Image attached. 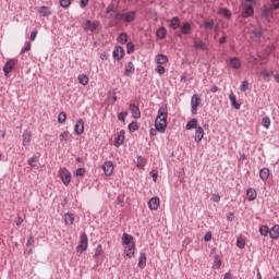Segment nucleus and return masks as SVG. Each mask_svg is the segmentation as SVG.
<instances>
[{
	"instance_id": "nucleus-35",
	"label": "nucleus",
	"mask_w": 279,
	"mask_h": 279,
	"mask_svg": "<svg viewBox=\"0 0 279 279\" xmlns=\"http://www.w3.org/2000/svg\"><path fill=\"white\" fill-rule=\"evenodd\" d=\"M170 27L178 29L180 27V17L175 16L170 21Z\"/></svg>"
},
{
	"instance_id": "nucleus-20",
	"label": "nucleus",
	"mask_w": 279,
	"mask_h": 279,
	"mask_svg": "<svg viewBox=\"0 0 279 279\" xmlns=\"http://www.w3.org/2000/svg\"><path fill=\"white\" fill-rule=\"evenodd\" d=\"M123 141H125V131H120L116 138V147H121V145H123Z\"/></svg>"
},
{
	"instance_id": "nucleus-61",
	"label": "nucleus",
	"mask_w": 279,
	"mask_h": 279,
	"mask_svg": "<svg viewBox=\"0 0 279 279\" xmlns=\"http://www.w3.org/2000/svg\"><path fill=\"white\" fill-rule=\"evenodd\" d=\"M16 226H21L23 223V217L19 216L15 220Z\"/></svg>"
},
{
	"instance_id": "nucleus-50",
	"label": "nucleus",
	"mask_w": 279,
	"mask_h": 279,
	"mask_svg": "<svg viewBox=\"0 0 279 279\" xmlns=\"http://www.w3.org/2000/svg\"><path fill=\"white\" fill-rule=\"evenodd\" d=\"M270 1H271L270 10H279V0H270Z\"/></svg>"
},
{
	"instance_id": "nucleus-7",
	"label": "nucleus",
	"mask_w": 279,
	"mask_h": 279,
	"mask_svg": "<svg viewBox=\"0 0 279 279\" xmlns=\"http://www.w3.org/2000/svg\"><path fill=\"white\" fill-rule=\"evenodd\" d=\"M202 101V98L197 94H194L191 98V112L192 114H197V108H199V104Z\"/></svg>"
},
{
	"instance_id": "nucleus-57",
	"label": "nucleus",
	"mask_w": 279,
	"mask_h": 279,
	"mask_svg": "<svg viewBox=\"0 0 279 279\" xmlns=\"http://www.w3.org/2000/svg\"><path fill=\"white\" fill-rule=\"evenodd\" d=\"M214 25H215V22H213V21L205 22V27H207L208 29H211V27H214Z\"/></svg>"
},
{
	"instance_id": "nucleus-52",
	"label": "nucleus",
	"mask_w": 279,
	"mask_h": 279,
	"mask_svg": "<svg viewBox=\"0 0 279 279\" xmlns=\"http://www.w3.org/2000/svg\"><path fill=\"white\" fill-rule=\"evenodd\" d=\"M134 51V44L128 43L126 44V53H132Z\"/></svg>"
},
{
	"instance_id": "nucleus-6",
	"label": "nucleus",
	"mask_w": 279,
	"mask_h": 279,
	"mask_svg": "<svg viewBox=\"0 0 279 279\" xmlns=\"http://www.w3.org/2000/svg\"><path fill=\"white\" fill-rule=\"evenodd\" d=\"M17 62L19 61L16 59H10L9 61H7V63L3 66V73H4L5 77H8V75H10V73H12V71L16 66Z\"/></svg>"
},
{
	"instance_id": "nucleus-18",
	"label": "nucleus",
	"mask_w": 279,
	"mask_h": 279,
	"mask_svg": "<svg viewBox=\"0 0 279 279\" xmlns=\"http://www.w3.org/2000/svg\"><path fill=\"white\" fill-rule=\"evenodd\" d=\"M194 49H201V51H210V48L203 40L194 41Z\"/></svg>"
},
{
	"instance_id": "nucleus-1",
	"label": "nucleus",
	"mask_w": 279,
	"mask_h": 279,
	"mask_svg": "<svg viewBox=\"0 0 279 279\" xmlns=\"http://www.w3.org/2000/svg\"><path fill=\"white\" fill-rule=\"evenodd\" d=\"M169 117V108L167 106H162L158 109V114L155 120V128L157 132L160 134H165L167 132V118Z\"/></svg>"
},
{
	"instance_id": "nucleus-15",
	"label": "nucleus",
	"mask_w": 279,
	"mask_h": 279,
	"mask_svg": "<svg viewBox=\"0 0 279 279\" xmlns=\"http://www.w3.org/2000/svg\"><path fill=\"white\" fill-rule=\"evenodd\" d=\"M129 110L131 111L133 119H141V109L138 106L130 105Z\"/></svg>"
},
{
	"instance_id": "nucleus-63",
	"label": "nucleus",
	"mask_w": 279,
	"mask_h": 279,
	"mask_svg": "<svg viewBox=\"0 0 279 279\" xmlns=\"http://www.w3.org/2000/svg\"><path fill=\"white\" fill-rule=\"evenodd\" d=\"M150 136H156L158 134V130L156 129H150V132H149Z\"/></svg>"
},
{
	"instance_id": "nucleus-51",
	"label": "nucleus",
	"mask_w": 279,
	"mask_h": 279,
	"mask_svg": "<svg viewBox=\"0 0 279 279\" xmlns=\"http://www.w3.org/2000/svg\"><path fill=\"white\" fill-rule=\"evenodd\" d=\"M125 117H128V111H123L118 114L119 121H122L123 123L125 122Z\"/></svg>"
},
{
	"instance_id": "nucleus-31",
	"label": "nucleus",
	"mask_w": 279,
	"mask_h": 279,
	"mask_svg": "<svg viewBox=\"0 0 279 279\" xmlns=\"http://www.w3.org/2000/svg\"><path fill=\"white\" fill-rule=\"evenodd\" d=\"M156 36L159 37L161 40L167 37V28L163 26L159 27L156 32Z\"/></svg>"
},
{
	"instance_id": "nucleus-11",
	"label": "nucleus",
	"mask_w": 279,
	"mask_h": 279,
	"mask_svg": "<svg viewBox=\"0 0 279 279\" xmlns=\"http://www.w3.org/2000/svg\"><path fill=\"white\" fill-rule=\"evenodd\" d=\"M148 208L150 210H158L160 208V198L159 197H153L148 202Z\"/></svg>"
},
{
	"instance_id": "nucleus-27",
	"label": "nucleus",
	"mask_w": 279,
	"mask_h": 279,
	"mask_svg": "<svg viewBox=\"0 0 279 279\" xmlns=\"http://www.w3.org/2000/svg\"><path fill=\"white\" fill-rule=\"evenodd\" d=\"M71 140V133L69 131H64L59 135L60 143H69Z\"/></svg>"
},
{
	"instance_id": "nucleus-46",
	"label": "nucleus",
	"mask_w": 279,
	"mask_h": 279,
	"mask_svg": "<svg viewBox=\"0 0 279 279\" xmlns=\"http://www.w3.org/2000/svg\"><path fill=\"white\" fill-rule=\"evenodd\" d=\"M64 121H66V113L60 112L58 116V123H64Z\"/></svg>"
},
{
	"instance_id": "nucleus-45",
	"label": "nucleus",
	"mask_w": 279,
	"mask_h": 279,
	"mask_svg": "<svg viewBox=\"0 0 279 279\" xmlns=\"http://www.w3.org/2000/svg\"><path fill=\"white\" fill-rule=\"evenodd\" d=\"M220 14H222V16H225L226 19H229V16H232V12H230V10L228 9H220Z\"/></svg>"
},
{
	"instance_id": "nucleus-38",
	"label": "nucleus",
	"mask_w": 279,
	"mask_h": 279,
	"mask_svg": "<svg viewBox=\"0 0 279 279\" xmlns=\"http://www.w3.org/2000/svg\"><path fill=\"white\" fill-rule=\"evenodd\" d=\"M102 253H104V247L101 246V244H98L95 250L94 258H99V256H101Z\"/></svg>"
},
{
	"instance_id": "nucleus-40",
	"label": "nucleus",
	"mask_w": 279,
	"mask_h": 279,
	"mask_svg": "<svg viewBox=\"0 0 279 279\" xmlns=\"http://www.w3.org/2000/svg\"><path fill=\"white\" fill-rule=\"evenodd\" d=\"M181 32H182V34H190L191 33V24L190 23L183 24V26L181 27Z\"/></svg>"
},
{
	"instance_id": "nucleus-34",
	"label": "nucleus",
	"mask_w": 279,
	"mask_h": 279,
	"mask_svg": "<svg viewBox=\"0 0 279 279\" xmlns=\"http://www.w3.org/2000/svg\"><path fill=\"white\" fill-rule=\"evenodd\" d=\"M128 34L126 33H121L119 36H118V43L120 45H125L128 44Z\"/></svg>"
},
{
	"instance_id": "nucleus-2",
	"label": "nucleus",
	"mask_w": 279,
	"mask_h": 279,
	"mask_svg": "<svg viewBox=\"0 0 279 279\" xmlns=\"http://www.w3.org/2000/svg\"><path fill=\"white\" fill-rule=\"evenodd\" d=\"M116 21H121L122 23H134L136 20V11L123 10L114 15Z\"/></svg>"
},
{
	"instance_id": "nucleus-4",
	"label": "nucleus",
	"mask_w": 279,
	"mask_h": 279,
	"mask_svg": "<svg viewBox=\"0 0 279 279\" xmlns=\"http://www.w3.org/2000/svg\"><path fill=\"white\" fill-rule=\"evenodd\" d=\"M76 250L81 252V254L88 250V235H86V233L81 235Z\"/></svg>"
},
{
	"instance_id": "nucleus-19",
	"label": "nucleus",
	"mask_w": 279,
	"mask_h": 279,
	"mask_svg": "<svg viewBox=\"0 0 279 279\" xmlns=\"http://www.w3.org/2000/svg\"><path fill=\"white\" fill-rule=\"evenodd\" d=\"M136 250V244H131L125 247L124 253L128 258H133L134 252Z\"/></svg>"
},
{
	"instance_id": "nucleus-37",
	"label": "nucleus",
	"mask_w": 279,
	"mask_h": 279,
	"mask_svg": "<svg viewBox=\"0 0 279 279\" xmlns=\"http://www.w3.org/2000/svg\"><path fill=\"white\" fill-rule=\"evenodd\" d=\"M262 125L263 128H265L266 130H269V128L271 126V119H269V117H265L262 120Z\"/></svg>"
},
{
	"instance_id": "nucleus-25",
	"label": "nucleus",
	"mask_w": 279,
	"mask_h": 279,
	"mask_svg": "<svg viewBox=\"0 0 279 279\" xmlns=\"http://www.w3.org/2000/svg\"><path fill=\"white\" fill-rule=\"evenodd\" d=\"M134 71H135L134 63L129 62L128 65L124 69V75L126 77L130 76V75H134Z\"/></svg>"
},
{
	"instance_id": "nucleus-56",
	"label": "nucleus",
	"mask_w": 279,
	"mask_h": 279,
	"mask_svg": "<svg viewBox=\"0 0 279 279\" xmlns=\"http://www.w3.org/2000/svg\"><path fill=\"white\" fill-rule=\"evenodd\" d=\"M211 202H216V203L221 202V196H219V194H213Z\"/></svg>"
},
{
	"instance_id": "nucleus-16",
	"label": "nucleus",
	"mask_w": 279,
	"mask_h": 279,
	"mask_svg": "<svg viewBox=\"0 0 279 279\" xmlns=\"http://www.w3.org/2000/svg\"><path fill=\"white\" fill-rule=\"evenodd\" d=\"M155 62H156V64L165 65L169 62V58L165 54H157L155 57Z\"/></svg>"
},
{
	"instance_id": "nucleus-59",
	"label": "nucleus",
	"mask_w": 279,
	"mask_h": 279,
	"mask_svg": "<svg viewBox=\"0 0 279 279\" xmlns=\"http://www.w3.org/2000/svg\"><path fill=\"white\" fill-rule=\"evenodd\" d=\"M228 221H234V213L227 214Z\"/></svg>"
},
{
	"instance_id": "nucleus-5",
	"label": "nucleus",
	"mask_w": 279,
	"mask_h": 279,
	"mask_svg": "<svg viewBox=\"0 0 279 279\" xmlns=\"http://www.w3.org/2000/svg\"><path fill=\"white\" fill-rule=\"evenodd\" d=\"M100 23L99 21H90L86 20L83 25L84 32H97V28L99 27Z\"/></svg>"
},
{
	"instance_id": "nucleus-28",
	"label": "nucleus",
	"mask_w": 279,
	"mask_h": 279,
	"mask_svg": "<svg viewBox=\"0 0 279 279\" xmlns=\"http://www.w3.org/2000/svg\"><path fill=\"white\" fill-rule=\"evenodd\" d=\"M259 178L263 182H267V180H269V168H263L259 171Z\"/></svg>"
},
{
	"instance_id": "nucleus-58",
	"label": "nucleus",
	"mask_w": 279,
	"mask_h": 279,
	"mask_svg": "<svg viewBox=\"0 0 279 279\" xmlns=\"http://www.w3.org/2000/svg\"><path fill=\"white\" fill-rule=\"evenodd\" d=\"M34 236H29L28 238V240H27V243H26V245H27V247H31V245H34Z\"/></svg>"
},
{
	"instance_id": "nucleus-60",
	"label": "nucleus",
	"mask_w": 279,
	"mask_h": 279,
	"mask_svg": "<svg viewBox=\"0 0 279 279\" xmlns=\"http://www.w3.org/2000/svg\"><path fill=\"white\" fill-rule=\"evenodd\" d=\"M210 239H213V233L211 232H207L204 236V241H210Z\"/></svg>"
},
{
	"instance_id": "nucleus-44",
	"label": "nucleus",
	"mask_w": 279,
	"mask_h": 279,
	"mask_svg": "<svg viewBox=\"0 0 279 279\" xmlns=\"http://www.w3.org/2000/svg\"><path fill=\"white\" fill-rule=\"evenodd\" d=\"M236 245L240 250H243L245 247V240L243 238H238Z\"/></svg>"
},
{
	"instance_id": "nucleus-24",
	"label": "nucleus",
	"mask_w": 279,
	"mask_h": 279,
	"mask_svg": "<svg viewBox=\"0 0 279 279\" xmlns=\"http://www.w3.org/2000/svg\"><path fill=\"white\" fill-rule=\"evenodd\" d=\"M229 65L231 66V69H241V59L231 58L229 60Z\"/></svg>"
},
{
	"instance_id": "nucleus-43",
	"label": "nucleus",
	"mask_w": 279,
	"mask_h": 279,
	"mask_svg": "<svg viewBox=\"0 0 279 279\" xmlns=\"http://www.w3.org/2000/svg\"><path fill=\"white\" fill-rule=\"evenodd\" d=\"M155 71L158 73V75H165V73H167V70L162 65H157Z\"/></svg>"
},
{
	"instance_id": "nucleus-32",
	"label": "nucleus",
	"mask_w": 279,
	"mask_h": 279,
	"mask_svg": "<svg viewBox=\"0 0 279 279\" xmlns=\"http://www.w3.org/2000/svg\"><path fill=\"white\" fill-rule=\"evenodd\" d=\"M64 221H65V226H73L75 221V217L73 216V214H65Z\"/></svg>"
},
{
	"instance_id": "nucleus-54",
	"label": "nucleus",
	"mask_w": 279,
	"mask_h": 279,
	"mask_svg": "<svg viewBox=\"0 0 279 279\" xmlns=\"http://www.w3.org/2000/svg\"><path fill=\"white\" fill-rule=\"evenodd\" d=\"M36 36H38V31H37V29H34V31L31 33V37H29L31 43H34V40H36Z\"/></svg>"
},
{
	"instance_id": "nucleus-8",
	"label": "nucleus",
	"mask_w": 279,
	"mask_h": 279,
	"mask_svg": "<svg viewBox=\"0 0 279 279\" xmlns=\"http://www.w3.org/2000/svg\"><path fill=\"white\" fill-rule=\"evenodd\" d=\"M242 5L245 8V10L242 12L243 19H250V16L254 14V8L247 2H242Z\"/></svg>"
},
{
	"instance_id": "nucleus-9",
	"label": "nucleus",
	"mask_w": 279,
	"mask_h": 279,
	"mask_svg": "<svg viewBox=\"0 0 279 279\" xmlns=\"http://www.w3.org/2000/svg\"><path fill=\"white\" fill-rule=\"evenodd\" d=\"M105 175L110 177L114 173V163L112 161H106L102 166Z\"/></svg>"
},
{
	"instance_id": "nucleus-53",
	"label": "nucleus",
	"mask_w": 279,
	"mask_h": 279,
	"mask_svg": "<svg viewBox=\"0 0 279 279\" xmlns=\"http://www.w3.org/2000/svg\"><path fill=\"white\" fill-rule=\"evenodd\" d=\"M61 8H69L71 5V0H60Z\"/></svg>"
},
{
	"instance_id": "nucleus-30",
	"label": "nucleus",
	"mask_w": 279,
	"mask_h": 279,
	"mask_svg": "<svg viewBox=\"0 0 279 279\" xmlns=\"http://www.w3.org/2000/svg\"><path fill=\"white\" fill-rule=\"evenodd\" d=\"M197 119H192L186 123L185 130H197Z\"/></svg>"
},
{
	"instance_id": "nucleus-17",
	"label": "nucleus",
	"mask_w": 279,
	"mask_h": 279,
	"mask_svg": "<svg viewBox=\"0 0 279 279\" xmlns=\"http://www.w3.org/2000/svg\"><path fill=\"white\" fill-rule=\"evenodd\" d=\"M271 74L269 70L263 68L259 72L260 77L264 80V82H269L271 80Z\"/></svg>"
},
{
	"instance_id": "nucleus-36",
	"label": "nucleus",
	"mask_w": 279,
	"mask_h": 279,
	"mask_svg": "<svg viewBox=\"0 0 279 279\" xmlns=\"http://www.w3.org/2000/svg\"><path fill=\"white\" fill-rule=\"evenodd\" d=\"M39 14L40 16H49V14H51V9L49 7H41Z\"/></svg>"
},
{
	"instance_id": "nucleus-3",
	"label": "nucleus",
	"mask_w": 279,
	"mask_h": 279,
	"mask_svg": "<svg viewBox=\"0 0 279 279\" xmlns=\"http://www.w3.org/2000/svg\"><path fill=\"white\" fill-rule=\"evenodd\" d=\"M59 178L61 179L64 186H69L71 184L72 175L71 171L66 168H60L59 169Z\"/></svg>"
},
{
	"instance_id": "nucleus-21",
	"label": "nucleus",
	"mask_w": 279,
	"mask_h": 279,
	"mask_svg": "<svg viewBox=\"0 0 279 279\" xmlns=\"http://www.w3.org/2000/svg\"><path fill=\"white\" fill-rule=\"evenodd\" d=\"M246 197H247L248 202H254V199H256V197H258V194L256 193V190L254 187H251L246 192Z\"/></svg>"
},
{
	"instance_id": "nucleus-12",
	"label": "nucleus",
	"mask_w": 279,
	"mask_h": 279,
	"mask_svg": "<svg viewBox=\"0 0 279 279\" xmlns=\"http://www.w3.org/2000/svg\"><path fill=\"white\" fill-rule=\"evenodd\" d=\"M74 132L77 134V136L84 134V120L80 119L76 121L74 125Z\"/></svg>"
},
{
	"instance_id": "nucleus-41",
	"label": "nucleus",
	"mask_w": 279,
	"mask_h": 279,
	"mask_svg": "<svg viewBox=\"0 0 279 279\" xmlns=\"http://www.w3.org/2000/svg\"><path fill=\"white\" fill-rule=\"evenodd\" d=\"M136 130H138V122L133 121L129 124V131L130 132H136Z\"/></svg>"
},
{
	"instance_id": "nucleus-64",
	"label": "nucleus",
	"mask_w": 279,
	"mask_h": 279,
	"mask_svg": "<svg viewBox=\"0 0 279 279\" xmlns=\"http://www.w3.org/2000/svg\"><path fill=\"white\" fill-rule=\"evenodd\" d=\"M248 62H258V59H256V57H254V56H251L248 58Z\"/></svg>"
},
{
	"instance_id": "nucleus-42",
	"label": "nucleus",
	"mask_w": 279,
	"mask_h": 279,
	"mask_svg": "<svg viewBox=\"0 0 279 279\" xmlns=\"http://www.w3.org/2000/svg\"><path fill=\"white\" fill-rule=\"evenodd\" d=\"M136 165H137V167L143 168V167H145V165H147V161L145 160V158L140 156V157H137Z\"/></svg>"
},
{
	"instance_id": "nucleus-39",
	"label": "nucleus",
	"mask_w": 279,
	"mask_h": 279,
	"mask_svg": "<svg viewBox=\"0 0 279 279\" xmlns=\"http://www.w3.org/2000/svg\"><path fill=\"white\" fill-rule=\"evenodd\" d=\"M259 234H262V236H267V234H269V227L268 226H262L259 228Z\"/></svg>"
},
{
	"instance_id": "nucleus-49",
	"label": "nucleus",
	"mask_w": 279,
	"mask_h": 279,
	"mask_svg": "<svg viewBox=\"0 0 279 279\" xmlns=\"http://www.w3.org/2000/svg\"><path fill=\"white\" fill-rule=\"evenodd\" d=\"M36 162H38V157H36V156L28 159V165L33 168L36 167Z\"/></svg>"
},
{
	"instance_id": "nucleus-23",
	"label": "nucleus",
	"mask_w": 279,
	"mask_h": 279,
	"mask_svg": "<svg viewBox=\"0 0 279 279\" xmlns=\"http://www.w3.org/2000/svg\"><path fill=\"white\" fill-rule=\"evenodd\" d=\"M124 54H125V51L121 47H117L113 50V58H116V60H121Z\"/></svg>"
},
{
	"instance_id": "nucleus-14",
	"label": "nucleus",
	"mask_w": 279,
	"mask_h": 279,
	"mask_svg": "<svg viewBox=\"0 0 279 279\" xmlns=\"http://www.w3.org/2000/svg\"><path fill=\"white\" fill-rule=\"evenodd\" d=\"M203 138H204V128L198 126L195 129L194 141H195V143H202Z\"/></svg>"
},
{
	"instance_id": "nucleus-10",
	"label": "nucleus",
	"mask_w": 279,
	"mask_h": 279,
	"mask_svg": "<svg viewBox=\"0 0 279 279\" xmlns=\"http://www.w3.org/2000/svg\"><path fill=\"white\" fill-rule=\"evenodd\" d=\"M32 143V131L25 130L22 135V145L27 147Z\"/></svg>"
},
{
	"instance_id": "nucleus-47",
	"label": "nucleus",
	"mask_w": 279,
	"mask_h": 279,
	"mask_svg": "<svg viewBox=\"0 0 279 279\" xmlns=\"http://www.w3.org/2000/svg\"><path fill=\"white\" fill-rule=\"evenodd\" d=\"M248 88H250V82L243 81L240 87V90H242V93H245V90H247Z\"/></svg>"
},
{
	"instance_id": "nucleus-22",
	"label": "nucleus",
	"mask_w": 279,
	"mask_h": 279,
	"mask_svg": "<svg viewBox=\"0 0 279 279\" xmlns=\"http://www.w3.org/2000/svg\"><path fill=\"white\" fill-rule=\"evenodd\" d=\"M269 236L270 239H278L279 238V225H275L270 230H269Z\"/></svg>"
},
{
	"instance_id": "nucleus-29",
	"label": "nucleus",
	"mask_w": 279,
	"mask_h": 279,
	"mask_svg": "<svg viewBox=\"0 0 279 279\" xmlns=\"http://www.w3.org/2000/svg\"><path fill=\"white\" fill-rule=\"evenodd\" d=\"M229 99L231 101V106L235 108V110H241V104L236 102V95L230 94Z\"/></svg>"
},
{
	"instance_id": "nucleus-55",
	"label": "nucleus",
	"mask_w": 279,
	"mask_h": 279,
	"mask_svg": "<svg viewBox=\"0 0 279 279\" xmlns=\"http://www.w3.org/2000/svg\"><path fill=\"white\" fill-rule=\"evenodd\" d=\"M85 173H86V169L84 168H78L75 171V175H80V177L85 175Z\"/></svg>"
},
{
	"instance_id": "nucleus-48",
	"label": "nucleus",
	"mask_w": 279,
	"mask_h": 279,
	"mask_svg": "<svg viewBox=\"0 0 279 279\" xmlns=\"http://www.w3.org/2000/svg\"><path fill=\"white\" fill-rule=\"evenodd\" d=\"M32 50V44L29 41L25 43V47L22 48L21 53H26V51H31Z\"/></svg>"
},
{
	"instance_id": "nucleus-33",
	"label": "nucleus",
	"mask_w": 279,
	"mask_h": 279,
	"mask_svg": "<svg viewBox=\"0 0 279 279\" xmlns=\"http://www.w3.org/2000/svg\"><path fill=\"white\" fill-rule=\"evenodd\" d=\"M77 80H78V84H82V86H87L88 85L89 80H88V76L86 74L78 75Z\"/></svg>"
},
{
	"instance_id": "nucleus-26",
	"label": "nucleus",
	"mask_w": 279,
	"mask_h": 279,
	"mask_svg": "<svg viewBox=\"0 0 279 279\" xmlns=\"http://www.w3.org/2000/svg\"><path fill=\"white\" fill-rule=\"evenodd\" d=\"M137 265L141 269H145V265H147V255L145 253H141Z\"/></svg>"
},
{
	"instance_id": "nucleus-13",
	"label": "nucleus",
	"mask_w": 279,
	"mask_h": 279,
	"mask_svg": "<svg viewBox=\"0 0 279 279\" xmlns=\"http://www.w3.org/2000/svg\"><path fill=\"white\" fill-rule=\"evenodd\" d=\"M132 244H136V242H134V236L128 234V233H123L122 234V245H132Z\"/></svg>"
},
{
	"instance_id": "nucleus-62",
	"label": "nucleus",
	"mask_w": 279,
	"mask_h": 279,
	"mask_svg": "<svg viewBox=\"0 0 279 279\" xmlns=\"http://www.w3.org/2000/svg\"><path fill=\"white\" fill-rule=\"evenodd\" d=\"M89 0H81V8H86L88 5Z\"/></svg>"
}]
</instances>
